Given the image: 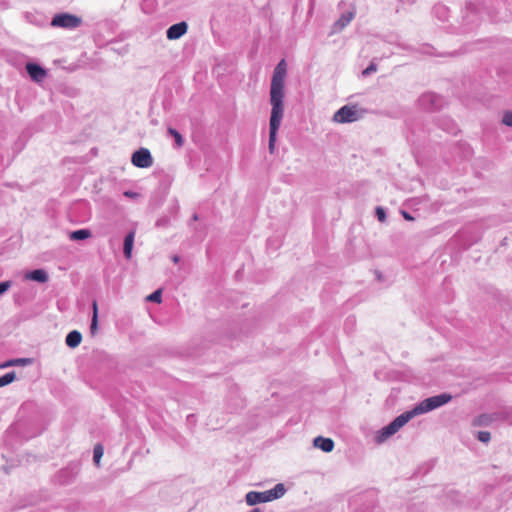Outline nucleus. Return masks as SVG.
I'll list each match as a JSON object with an SVG mask.
<instances>
[{"instance_id": "nucleus-29", "label": "nucleus", "mask_w": 512, "mask_h": 512, "mask_svg": "<svg viewBox=\"0 0 512 512\" xmlns=\"http://www.w3.org/2000/svg\"><path fill=\"white\" fill-rule=\"evenodd\" d=\"M402 215L406 220H413L412 216L406 211H402Z\"/></svg>"}, {"instance_id": "nucleus-18", "label": "nucleus", "mask_w": 512, "mask_h": 512, "mask_svg": "<svg viewBox=\"0 0 512 512\" xmlns=\"http://www.w3.org/2000/svg\"><path fill=\"white\" fill-rule=\"evenodd\" d=\"M103 452H104V450H103L102 445H100V444L95 445L94 450H93V461L96 466H99L100 460L103 456Z\"/></svg>"}, {"instance_id": "nucleus-30", "label": "nucleus", "mask_w": 512, "mask_h": 512, "mask_svg": "<svg viewBox=\"0 0 512 512\" xmlns=\"http://www.w3.org/2000/svg\"><path fill=\"white\" fill-rule=\"evenodd\" d=\"M124 195L128 196V197H133L135 195V193L127 191V192L124 193Z\"/></svg>"}, {"instance_id": "nucleus-19", "label": "nucleus", "mask_w": 512, "mask_h": 512, "mask_svg": "<svg viewBox=\"0 0 512 512\" xmlns=\"http://www.w3.org/2000/svg\"><path fill=\"white\" fill-rule=\"evenodd\" d=\"M168 134L171 135L175 139V143L177 147H181L184 143V139L182 135L174 128H168Z\"/></svg>"}, {"instance_id": "nucleus-33", "label": "nucleus", "mask_w": 512, "mask_h": 512, "mask_svg": "<svg viewBox=\"0 0 512 512\" xmlns=\"http://www.w3.org/2000/svg\"><path fill=\"white\" fill-rule=\"evenodd\" d=\"M192 219H193L194 221H197V220H198V215H197V214H194V215H193V217H192Z\"/></svg>"}, {"instance_id": "nucleus-5", "label": "nucleus", "mask_w": 512, "mask_h": 512, "mask_svg": "<svg viewBox=\"0 0 512 512\" xmlns=\"http://www.w3.org/2000/svg\"><path fill=\"white\" fill-rule=\"evenodd\" d=\"M361 118V113L356 106L345 105L333 115V121L337 123H352Z\"/></svg>"}, {"instance_id": "nucleus-23", "label": "nucleus", "mask_w": 512, "mask_h": 512, "mask_svg": "<svg viewBox=\"0 0 512 512\" xmlns=\"http://www.w3.org/2000/svg\"><path fill=\"white\" fill-rule=\"evenodd\" d=\"M377 71V65L374 63H371L366 69L362 71L363 76H368L373 72Z\"/></svg>"}, {"instance_id": "nucleus-25", "label": "nucleus", "mask_w": 512, "mask_h": 512, "mask_svg": "<svg viewBox=\"0 0 512 512\" xmlns=\"http://www.w3.org/2000/svg\"><path fill=\"white\" fill-rule=\"evenodd\" d=\"M502 122L505 125L512 127V112H506L503 116Z\"/></svg>"}, {"instance_id": "nucleus-27", "label": "nucleus", "mask_w": 512, "mask_h": 512, "mask_svg": "<svg viewBox=\"0 0 512 512\" xmlns=\"http://www.w3.org/2000/svg\"><path fill=\"white\" fill-rule=\"evenodd\" d=\"M25 70H26L27 75L32 79V70H33L32 60H28L25 63Z\"/></svg>"}, {"instance_id": "nucleus-22", "label": "nucleus", "mask_w": 512, "mask_h": 512, "mask_svg": "<svg viewBox=\"0 0 512 512\" xmlns=\"http://www.w3.org/2000/svg\"><path fill=\"white\" fill-rule=\"evenodd\" d=\"M477 439L483 443H488L491 439V435L488 431H479L477 433Z\"/></svg>"}, {"instance_id": "nucleus-9", "label": "nucleus", "mask_w": 512, "mask_h": 512, "mask_svg": "<svg viewBox=\"0 0 512 512\" xmlns=\"http://www.w3.org/2000/svg\"><path fill=\"white\" fill-rule=\"evenodd\" d=\"M313 444L316 448L321 449L324 452H331L334 448V442L330 438H324L318 436L314 439Z\"/></svg>"}, {"instance_id": "nucleus-12", "label": "nucleus", "mask_w": 512, "mask_h": 512, "mask_svg": "<svg viewBox=\"0 0 512 512\" xmlns=\"http://www.w3.org/2000/svg\"><path fill=\"white\" fill-rule=\"evenodd\" d=\"M32 363V358H16L10 359L0 363V369H5L11 366L28 365Z\"/></svg>"}, {"instance_id": "nucleus-21", "label": "nucleus", "mask_w": 512, "mask_h": 512, "mask_svg": "<svg viewBox=\"0 0 512 512\" xmlns=\"http://www.w3.org/2000/svg\"><path fill=\"white\" fill-rule=\"evenodd\" d=\"M161 299H162V291L160 289L154 291L147 297L148 301L155 302V303H160Z\"/></svg>"}, {"instance_id": "nucleus-28", "label": "nucleus", "mask_w": 512, "mask_h": 512, "mask_svg": "<svg viewBox=\"0 0 512 512\" xmlns=\"http://www.w3.org/2000/svg\"><path fill=\"white\" fill-rule=\"evenodd\" d=\"M24 280L32 281V270H26L24 273Z\"/></svg>"}, {"instance_id": "nucleus-15", "label": "nucleus", "mask_w": 512, "mask_h": 512, "mask_svg": "<svg viewBox=\"0 0 512 512\" xmlns=\"http://www.w3.org/2000/svg\"><path fill=\"white\" fill-rule=\"evenodd\" d=\"M16 379V373L14 371L8 372L0 376V387L11 384Z\"/></svg>"}, {"instance_id": "nucleus-2", "label": "nucleus", "mask_w": 512, "mask_h": 512, "mask_svg": "<svg viewBox=\"0 0 512 512\" xmlns=\"http://www.w3.org/2000/svg\"><path fill=\"white\" fill-rule=\"evenodd\" d=\"M452 396L447 393H442L436 396L429 397L418 405H416L412 410L402 413L397 416L390 424L383 427L376 437L378 443H382L386 441L389 437L394 435L399 431L406 423H408L413 417L430 412L436 408H439L448 402H450Z\"/></svg>"}, {"instance_id": "nucleus-11", "label": "nucleus", "mask_w": 512, "mask_h": 512, "mask_svg": "<svg viewBox=\"0 0 512 512\" xmlns=\"http://www.w3.org/2000/svg\"><path fill=\"white\" fill-rule=\"evenodd\" d=\"M81 340V333L79 331L73 330L67 334L65 342L67 346L75 348L81 343Z\"/></svg>"}, {"instance_id": "nucleus-16", "label": "nucleus", "mask_w": 512, "mask_h": 512, "mask_svg": "<svg viewBox=\"0 0 512 512\" xmlns=\"http://www.w3.org/2000/svg\"><path fill=\"white\" fill-rule=\"evenodd\" d=\"M47 75L45 69L34 63V82H41Z\"/></svg>"}, {"instance_id": "nucleus-17", "label": "nucleus", "mask_w": 512, "mask_h": 512, "mask_svg": "<svg viewBox=\"0 0 512 512\" xmlns=\"http://www.w3.org/2000/svg\"><path fill=\"white\" fill-rule=\"evenodd\" d=\"M49 279L48 273L43 269H34V281L45 283Z\"/></svg>"}, {"instance_id": "nucleus-32", "label": "nucleus", "mask_w": 512, "mask_h": 512, "mask_svg": "<svg viewBox=\"0 0 512 512\" xmlns=\"http://www.w3.org/2000/svg\"><path fill=\"white\" fill-rule=\"evenodd\" d=\"M250 512H263L260 508H253Z\"/></svg>"}, {"instance_id": "nucleus-6", "label": "nucleus", "mask_w": 512, "mask_h": 512, "mask_svg": "<svg viewBox=\"0 0 512 512\" xmlns=\"http://www.w3.org/2000/svg\"><path fill=\"white\" fill-rule=\"evenodd\" d=\"M131 162L139 168H148L153 164V158L150 151L146 148H140L132 154Z\"/></svg>"}, {"instance_id": "nucleus-1", "label": "nucleus", "mask_w": 512, "mask_h": 512, "mask_svg": "<svg viewBox=\"0 0 512 512\" xmlns=\"http://www.w3.org/2000/svg\"><path fill=\"white\" fill-rule=\"evenodd\" d=\"M287 64L282 59L275 67L270 86V104L272 106L269 123V151L274 152L277 131L284 114L285 78Z\"/></svg>"}, {"instance_id": "nucleus-3", "label": "nucleus", "mask_w": 512, "mask_h": 512, "mask_svg": "<svg viewBox=\"0 0 512 512\" xmlns=\"http://www.w3.org/2000/svg\"><path fill=\"white\" fill-rule=\"evenodd\" d=\"M286 492V488L284 484L279 483L274 486V488L258 492V491H250L245 495V501L249 506H255L259 503H266L273 501L275 499L281 498Z\"/></svg>"}, {"instance_id": "nucleus-7", "label": "nucleus", "mask_w": 512, "mask_h": 512, "mask_svg": "<svg viewBox=\"0 0 512 512\" xmlns=\"http://www.w3.org/2000/svg\"><path fill=\"white\" fill-rule=\"evenodd\" d=\"M188 29V25L186 22L182 21L170 26L166 31V36L169 40H176L181 38Z\"/></svg>"}, {"instance_id": "nucleus-26", "label": "nucleus", "mask_w": 512, "mask_h": 512, "mask_svg": "<svg viewBox=\"0 0 512 512\" xmlns=\"http://www.w3.org/2000/svg\"><path fill=\"white\" fill-rule=\"evenodd\" d=\"M10 286H11L10 281L0 282V297L10 288Z\"/></svg>"}, {"instance_id": "nucleus-20", "label": "nucleus", "mask_w": 512, "mask_h": 512, "mask_svg": "<svg viewBox=\"0 0 512 512\" xmlns=\"http://www.w3.org/2000/svg\"><path fill=\"white\" fill-rule=\"evenodd\" d=\"M434 101L435 96L432 94H425L420 98V102L425 108H428V103H431V108H433L435 106Z\"/></svg>"}, {"instance_id": "nucleus-24", "label": "nucleus", "mask_w": 512, "mask_h": 512, "mask_svg": "<svg viewBox=\"0 0 512 512\" xmlns=\"http://www.w3.org/2000/svg\"><path fill=\"white\" fill-rule=\"evenodd\" d=\"M376 216L380 222H384L386 220L385 210L382 207H377Z\"/></svg>"}, {"instance_id": "nucleus-31", "label": "nucleus", "mask_w": 512, "mask_h": 512, "mask_svg": "<svg viewBox=\"0 0 512 512\" xmlns=\"http://www.w3.org/2000/svg\"><path fill=\"white\" fill-rule=\"evenodd\" d=\"M172 260H173L174 263H178L180 258H179V256L175 255V256L172 257Z\"/></svg>"}, {"instance_id": "nucleus-13", "label": "nucleus", "mask_w": 512, "mask_h": 512, "mask_svg": "<svg viewBox=\"0 0 512 512\" xmlns=\"http://www.w3.org/2000/svg\"><path fill=\"white\" fill-rule=\"evenodd\" d=\"M91 235L92 234L89 229H80V230L71 232L69 234V238H70V240H73V241H80V240H85V239L90 238Z\"/></svg>"}, {"instance_id": "nucleus-4", "label": "nucleus", "mask_w": 512, "mask_h": 512, "mask_svg": "<svg viewBox=\"0 0 512 512\" xmlns=\"http://www.w3.org/2000/svg\"><path fill=\"white\" fill-rule=\"evenodd\" d=\"M81 24L82 19L79 16L70 13L56 14L51 21V26L68 30L76 29L80 27Z\"/></svg>"}, {"instance_id": "nucleus-8", "label": "nucleus", "mask_w": 512, "mask_h": 512, "mask_svg": "<svg viewBox=\"0 0 512 512\" xmlns=\"http://www.w3.org/2000/svg\"><path fill=\"white\" fill-rule=\"evenodd\" d=\"M355 17V9L342 14L340 18L333 24V32L342 31Z\"/></svg>"}, {"instance_id": "nucleus-10", "label": "nucleus", "mask_w": 512, "mask_h": 512, "mask_svg": "<svg viewBox=\"0 0 512 512\" xmlns=\"http://www.w3.org/2000/svg\"><path fill=\"white\" fill-rule=\"evenodd\" d=\"M134 238H135V232L134 231H130L125 236L123 252H124V256L127 259H130L131 256H132V249H133V244H134Z\"/></svg>"}, {"instance_id": "nucleus-14", "label": "nucleus", "mask_w": 512, "mask_h": 512, "mask_svg": "<svg viewBox=\"0 0 512 512\" xmlns=\"http://www.w3.org/2000/svg\"><path fill=\"white\" fill-rule=\"evenodd\" d=\"M93 315L91 319L90 331L91 334H95L98 329V306L97 301L94 300L92 303Z\"/></svg>"}]
</instances>
